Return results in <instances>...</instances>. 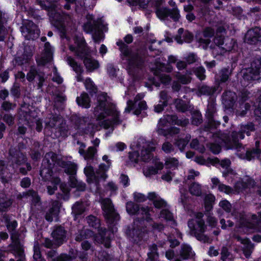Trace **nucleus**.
<instances>
[{
    "mask_svg": "<svg viewBox=\"0 0 261 261\" xmlns=\"http://www.w3.org/2000/svg\"><path fill=\"white\" fill-rule=\"evenodd\" d=\"M260 72V69L257 68L254 72H253V69H250L248 70L244 76V79L249 80H257L258 79V75Z\"/></svg>",
    "mask_w": 261,
    "mask_h": 261,
    "instance_id": "48",
    "label": "nucleus"
},
{
    "mask_svg": "<svg viewBox=\"0 0 261 261\" xmlns=\"http://www.w3.org/2000/svg\"><path fill=\"white\" fill-rule=\"evenodd\" d=\"M233 237L239 241L243 245V251L245 255L248 257L250 256L253 246L250 242L246 238L242 237L238 234H234Z\"/></svg>",
    "mask_w": 261,
    "mask_h": 261,
    "instance_id": "21",
    "label": "nucleus"
},
{
    "mask_svg": "<svg viewBox=\"0 0 261 261\" xmlns=\"http://www.w3.org/2000/svg\"><path fill=\"white\" fill-rule=\"evenodd\" d=\"M66 100V96L60 91L55 92L54 94V106L59 108L62 106Z\"/></svg>",
    "mask_w": 261,
    "mask_h": 261,
    "instance_id": "38",
    "label": "nucleus"
},
{
    "mask_svg": "<svg viewBox=\"0 0 261 261\" xmlns=\"http://www.w3.org/2000/svg\"><path fill=\"white\" fill-rule=\"evenodd\" d=\"M143 95L138 94L135 98V102L133 103L129 100L127 103V107L125 109V112H130L131 110H134L133 113L135 115H139L141 111L145 110L147 105L144 101L138 102L139 99H141L143 97Z\"/></svg>",
    "mask_w": 261,
    "mask_h": 261,
    "instance_id": "14",
    "label": "nucleus"
},
{
    "mask_svg": "<svg viewBox=\"0 0 261 261\" xmlns=\"http://www.w3.org/2000/svg\"><path fill=\"white\" fill-rule=\"evenodd\" d=\"M75 46L69 45V49L74 53V55L82 60L87 56H90L89 48L87 45L83 37L75 36L73 38Z\"/></svg>",
    "mask_w": 261,
    "mask_h": 261,
    "instance_id": "8",
    "label": "nucleus"
},
{
    "mask_svg": "<svg viewBox=\"0 0 261 261\" xmlns=\"http://www.w3.org/2000/svg\"><path fill=\"white\" fill-rule=\"evenodd\" d=\"M163 164L160 162H155L154 166H146L143 168V173L146 177H149L152 175H154L158 172L159 170L163 169Z\"/></svg>",
    "mask_w": 261,
    "mask_h": 261,
    "instance_id": "27",
    "label": "nucleus"
},
{
    "mask_svg": "<svg viewBox=\"0 0 261 261\" xmlns=\"http://www.w3.org/2000/svg\"><path fill=\"white\" fill-rule=\"evenodd\" d=\"M110 97L107 93H101L97 96V105L95 107L93 114L96 120L105 119L107 116L111 118L102 122L101 125L105 129L113 126L114 121V106L109 103Z\"/></svg>",
    "mask_w": 261,
    "mask_h": 261,
    "instance_id": "1",
    "label": "nucleus"
},
{
    "mask_svg": "<svg viewBox=\"0 0 261 261\" xmlns=\"http://www.w3.org/2000/svg\"><path fill=\"white\" fill-rule=\"evenodd\" d=\"M41 72H38L35 67L32 66L30 67L29 72L27 74V79L29 82H32L34 81L35 76L37 77H38V74H39Z\"/></svg>",
    "mask_w": 261,
    "mask_h": 261,
    "instance_id": "51",
    "label": "nucleus"
},
{
    "mask_svg": "<svg viewBox=\"0 0 261 261\" xmlns=\"http://www.w3.org/2000/svg\"><path fill=\"white\" fill-rule=\"evenodd\" d=\"M108 166H106L104 164H101L99 166L98 168L95 171L96 177H97L98 184H99V180L100 178H102L104 180L107 178L106 174V171L108 168Z\"/></svg>",
    "mask_w": 261,
    "mask_h": 261,
    "instance_id": "43",
    "label": "nucleus"
},
{
    "mask_svg": "<svg viewBox=\"0 0 261 261\" xmlns=\"http://www.w3.org/2000/svg\"><path fill=\"white\" fill-rule=\"evenodd\" d=\"M89 57L90 56H87L83 60L87 70L92 71L98 67L99 64L97 61L92 59Z\"/></svg>",
    "mask_w": 261,
    "mask_h": 261,
    "instance_id": "37",
    "label": "nucleus"
},
{
    "mask_svg": "<svg viewBox=\"0 0 261 261\" xmlns=\"http://www.w3.org/2000/svg\"><path fill=\"white\" fill-rule=\"evenodd\" d=\"M178 161L175 158H168L165 161V165L168 168H175L178 165Z\"/></svg>",
    "mask_w": 261,
    "mask_h": 261,
    "instance_id": "55",
    "label": "nucleus"
},
{
    "mask_svg": "<svg viewBox=\"0 0 261 261\" xmlns=\"http://www.w3.org/2000/svg\"><path fill=\"white\" fill-rule=\"evenodd\" d=\"M151 68L154 70V74H155L156 75H158V70L170 72L171 71L172 69V68L170 67L169 66L168 67H165L164 65L160 63H158L154 68L153 67H151Z\"/></svg>",
    "mask_w": 261,
    "mask_h": 261,
    "instance_id": "60",
    "label": "nucleus"
},
{
    "mask_svg": "<svg viewBox=\"0 0 261 261\" xmlns=\"http://www.w3.org/2000/svg\"><path fill=\"white\" fill-rule=\"evenodd\" d=\"M203 214L197 213L195 214V218L190 220L188 226L190 229L191 233L194 234L198 240L205 243H210V239L202 233L205 230V225L203 221L201 219Z\"/></svg>",
    "mask_w": 261,
    "mask_h": 261,
    "instance_id": "3",
    "label": "nucleus"
},
{
    "mask_svg": "<svg viewBox=\"0 0 261 261\" xmlns=\"http://www.w3.org/2000/svg\"><path fill=\"white\" fill-rule=\"evenodd\" d=\"M63 120L59 116H54L50 118L49 121L46 123V127L50 128H58L62 123Z\"/></svg>",
    "mask_w": 261,
    "mask_h": 261,
    "instance_id": "42",
    "label": "nucleus"
},
{
    "mask_svg": "<svg viewBox=\"0 0 261 261\" xmlns=\"http://www.w3.org/2000/svg\"><path fill=\"white\" fill-rule=\"evenodd\" d=\"M99 202L103 211V216L106 222L110 225L109 228L113 229L114 222V207L113 202L109 198H101Z\"/></svg>",
    "mask_w": 261,
    "mask_h": 261,
    "instance_id": "10",
    "label": "nucleus"
},
{
    "mask_svg": "<svg viewBox=\"0 0 261 261\" xmlns=\"http://www.w3.org/2000/svg\"><path fill=\"white\" fill-rule=\"evenodd\" d=\"M156 14L158 17L161 20H164L170 16L174 20H177L180 17L179 10L176 8H173L171 12H169L166 8L159 9L156 10Z\"/></svg>",
    "mask_w": 261,
    "mask_h": 261,
    "instance_id": "19",
    "label": "nucleus"
},
{
    "mask_svg": "<svg viewBox=\"0 0 261 261\" xmlns=\"http://www.w3.org/2000/svg\"><path fill=\"white\" fill-rule=\"evenodd\" d=\"M13 202V200L9 199L3 202H0V212H6L8 209L11 206Z\"/></svg>",
    "mask_w": 261,
    "mask_h": 261,
    "instance_id": "57",
    "label": "nucleus"
},
{
    "mask_svg": "<svg viewBox=\"0 0 261 261\" xmlns=\"http://www.w3.org/2000/svg\"><path fill=\"white\" fill-rule=\"evenodd\" d=\"M225 34V30L223 28H219L217 32V37L214 39L215 43L218 46V48H222L225 51H230L232 50L236 42L232 39L227 38L225 39V44L224 46H219L220 45H223L224 43V39L222 38V36Z\"/></svg>",
    "mask_w": 261,
    "mask_h": 261,
    "instance_id": "13",
    "label": "nucleus"
},
{
    "mask_svg": "<svg viewBox=\"0 0 261 261\" xmlns=\"http://www.w3.org/2000/svg\"><path fill=\"white\" fill-rule=\"evenodd\" d=\"M66 61L76 73L77 81L81 82L83 81L82 73L84 72V70L82 66L80 64H79L75 59L71 56L66 57Z\"/></svg>",
    "mask_w": 261,
    "mask_h": 261,
    "instance_id": "22",
    "label": "nucleus"
},
{
    "mask_svg": "<svg viewBox=\"0 0 261 261\" xmlns=\"http://www.w3.org/2000/svg\"><path fill=\"white\" fill-rule=\"evenodd\" d=\"M71 214L74 220H76L79 216L83 214L85 211V207L82 201L76 202L72 206Z\"/></svg>",
    "mask_w": 261,
    "mask_h": 261,
    "instance_id": "30",
    "label": "nucleus"
},
{
    "mask_svg": "<svg viewBox=\"0 0 261 261\" xmlns=\"http://www.w3.org/2000/svg\"><path fill=\"white\" fill-rule=\"evenodd\" d=\"M128 3L133 6H139L141 8H145L148 4L149 0H127Z\"/></svg>",
    "mask_w": 261,
    "mask_h": 261,
    "instance_id": "59",
    "label": "nucleus"
},
{
    "mask_svg": "<svg viewBox=\"0 0 261 261\" xmlns=\"http://www.w3.org/2000/svg\"><path fill=\"white\" fill-rule=\"evenodd\" d=\"M93 234V232L91 230L83 228L81 230H79L76 233L75 240L77 242H81L85 239L92 237Z\"/></svg>",
    "mask_w": 261,
    "mask_h": 261,
    "instance_id": "34",
    "label": "nucleus"
},
{
    "mask_svg": "<svg viewBox=\"0 0 261 261\" xmlns=\"http://www.w3.org/2000/svg\"><path fill=\"white\" fill-rule=\"evenodd\" d=\"M215 200V197L212 194H207L205 196L204 205L206 211H210L212 208Z\"/></svg>",
    "mask_w": 261,
    "mask_h": 261,
    "instance_id": "47",
    "label": "nucleus"
},
{
    "mask_svg": "<svg viewBox=\"0 0 261 261\" xmlns=\"http://www.w3.org/2000/svg\"><path fill=\"white\" fill-rule=\"evenodd\" d=\"M191 138L190 136L187 135L185 138H180L175 142L176 145L182 151Z\"/></svg>",
    "mask_w": 261,
    "mask_h": 261,
    "instance_id": "49",
    "label": "nucleus"
},
{
    "mask_svg": "<svg viewBox=\"0 0 261 261\" xmlns=\"http://www.w3.org/2000/svg\"><path fill=\"white\" fill-rule=\"evenodd\" d=\"M60 161H63V160L60 159L56 153L50 151L45 154L42 163L53 168L56 164L59 166Z\"/></svg>",
    "mask_w": 261,
    "mask_h": 261,
    "instance_id": "23",
    "label": "nucleus"
},
{
    "mask_svg": "<svg viewBox=\"0 0 261 261\" xmlns=\"http://www.w3.org/2000/svg\"><path fill=\"white\" fill-rule=\"evenodd\" d=\"M95 125L89 119L82 132L85 134H90L93 136L94 133Z\"/></svg>",
    "mask_w": 261,
    "mask_h": 261,
    "instance_id": "56",
    "label": "nucleus"
},
{
    "mask_svg": "<svg viewBox=\"0 0 261 261\" xmlns=\"http://www.w3.org/2000/svg\"><path fill=\"white\" fill-rule=\"evenodd\" d=\"M181 256L184 259H188L194 256V253L189 246L184 245L181 248Z\"/></svg>",
    "mask_w": 261,
    "mask_h": 261,
    "instance_id": "45",
    "label": "nucleus"
},
{
    "mask_svg": "<svg viewBox=\"0 0 261 261\" xmlns=\"http://www.w3.org/2000/svg\"><path fill=\"white\" fill-rule=\"evenodd\" d=\"M59 167L64 169V172L70 175H74L76 173L77 165L70 161H60Z\"/></svg>",
    "mask_w": 261,
    "mask_h": 261,
    "instance_id": "26",
    "label": "nucleus"
},
{
    "mask_svg": "<svg viewBox=\"0 0 261 261\" xmlns=\"http://www.w3.org/2000/svg\"><path fill=\"white\" fill-rule=\"evenodd\" d=\"M168 102V96L165 92H162L160 94V103L154 107V110L156 112H161L163 108L167 105Z\"/></svg>",
    "mask_w": 261,
    "mask_h": 261,
    "instance_id": "39",
    "label": "nucleus"
},
{
    "mask_svg": "<svg viewBox=\"0 0 261 261\" xmlns=\"http://www.w3.org/2000/svg\"><path fill=\"white\" fill-rule=\"evenodd\" d=\"M261 153V150H260L258 148H257L255 150L250 151H247L246 152V154L245 156H241V158L247 159L248 161H250L253 159L255 158H258L259 156V154Z\"/></svg>",
    "mask_w": 261,
    "mask_h": 261,
    "instance_id": "50",
    "label": "nucleus"
},
{
    "mask_svg": "<svg viewBox=\"0 0 261 261\" xmlns=\"http://www.w3.org/2000/svg\"><path fill=\"white\" fill-rule=\"evenodd\" d=\"M23 195L31 196L32 202L35 206L41 204V199L37 192L33 190H30L27 192L23 193Z\"/></svg>",
    "mask_w": 261,
    "mask_h": 261,
    "instance_id": "40",
    "label": "nucleus"
},
{
    "mask_svg": "<svg viewBox=\"0 0 261 261\" xmlns=\"http://www.w3.org/2000/svg\"><path fill=\"white\" fill-rule=\"evenodd\" d=\"M29 106L27 104H24L22 106V108L20 111V115H23L26 120L30 119L29 118L32 113V111L29 108Z\"/></svg>",
    "mask_w": 261,
    "mask_h": 261,
    "instance_id": "58",
    "label": "nucleus"
},
{
    "mask_svg": "<svg viewBox=\"0 0 261 261\" xmlns=\"http://www.w3.org/2000/svg\"><path fill=\"white\" fill-rule=\"evenodd\" d=\"M87 220L90 227L98 229V234L100 237L99 241L103 243L106 247L109 248L111 246L109 234L111 231L113 233V229L110 228L111 230H107L105 228H100V220L93 215H90L87 217Z\"/></svg>",
    "mask_w": 261,
    "mask_h": 261,
    "instance_id": "6",
    "label": "nucleus"
},
{
    "mask_svg": "<svg viewBox=\"0 0 261 261\" xmlns=\"http://www.w3.org/2000/svg\"><path fill=\"white\" fill-rule=\"evenodd\" d=\"M147 230L145 228H141L140 229H134L132 230H129L128 234L133 239L134 241L138 242L143 239L147 233Z\"/></svg>",
    "mask_w": 261,
    "mask_h": 261,
    "instance_id": "32",
    "label": "nucleus"
},
{
    "mask_svg": "<svg viewBox=\"0 0 261 261\" xmlns=\"http://www.w3.org/2000/svg\"><path fill=\"white\" fill-rule=\"evenodd\" d=\"M67 231L65 228L59 225L55 227L51 233V236L57 247H59L67 241Z\"/></svg>",
    "mask_w": 261,
    "mask_h": 261,
    "instance_id": "15",
    "label": "nucleus"
},
{
    "mask_svg": "<svg viewBox=\"0 0 261 261\" xmlns=\"http://www.w3.org/2000/svg\"><path fill=\"white\" fill-rule=\"evenodd\" d=\"M8 247L10 248V251L19 257L16 261L24 260V250L23 245L20 243H11Z\"/></svg>",
    "mask_w": 261,
    "mask_h": 261,
    "instance_id": "24",
    "label": "nucleus"
},
{
    "mask_svg": "<svg viewBox=\"0 0 261 261\" xmlns=\"http://www.w3.org/2000/svg\"><path fill=\"white\" fill-rule=\"evenodd\" d=\"M41 53L49 55L51 56H53V47L48 42H46L44 43L43 49Z\"/></svg>",
    "mask_w": 261,
    "mask_h": 261,
    "instance_id": "63",
    "label": "nucleus"
},
{
    "mask_svg": "<svg viewBox=\"0 0 261 261\" xmlns=\"http://www.w3.org/2000/svg\"><path fill=\"white\" fill-rule=\"evenodd\" d=\"M57 8V5H52L51 8L48 11V15L50 20L54 21V25L59 31L61 37L64 38L66 37V31L65 26L62 22L63 18L68 17L70 19V15L63 12H58Z\"/></svg>",
    "mask_w": 261,
    "mask_h": 261,
    "instance_id": "4",
    "label": "nucleus"
},
{
    "mask_svg": "<svg viewBox=\"0 0 261 261\" xmlns=\"http://www.w3.org/2000/svg\"><path fill=\"white\" fill-rule=\"evenodd\" d=\"M246 39L249 41L250 39L251 42L256 41H261V29L258 28H254L249 30L246 35Z\"/></svg>",
    "mask_w": 261,
    "mask_h": 261,
    "instance_id": "31",
    "label": "nucleus"
},
{
    "mask_svg": "<svg viewBox=\"0 0 261 261\" xmlns=\"http://www.w3.org/2000/svg\"><path fill=\"white\" fill-rule=\"evenodd\" d=\"M190 192L193 195L200 196L201 194L200 186L197 183L193 184L190 187Z\"/></svg>",
    "mask_w": 261,
    "mask_h": 261,
    "instance_id": "54",
    "label": "nucleus"
},
{
    "mask_svg": "<svg viewBox=\"0 0 261 261\" xmlns=\"http://www.w3.org/2000/svg\"><path fill=\"white\" fill-rule=\"evenodd\" d=\"M150 251L148 253V258L147 261H156L158 254L156 252V246L152 245L150 247Z\"/></svg>",
    "mask_w": 261,
    "mask_h": 261,
    "instance_id": "52",
    "label": "nucleus"
},
{
    "mask_svg": "<svg viewBox=\"0 0 261 261\" xmlns=\"http://www.w3.org/2000/svg\"><path fill=\"white\" fill-rule=\"evenodd\" d=\"M252 220L253 223L256 224L257 226H254V224H251L250 222H248L246 224L243 225L239 227L237 229V232L242 233V232H244L245 233H249L252 231V229L261 231V219L259 220L255 215H253Z\"/></svg>",
    "mask_w": 261,
    "mask_h": 261,
    "instance_id": "17",
    "label": "nucleus"
},
{
    "mask_svg": "<svg viewBox=\"0 0 261 261\" xmlns=\"http://www.w3.org/2000/svg\"><path fill=\"white\" fill-rule=\"evenodd\" d=\"M8 160L13 166L23 165L27 162V156L21 152L19 148L11 147L9 150Z\"/></svg>",
    "mask_w": 261,
    "mask_h": 261,
    "instance_id": "12",
    "label": "nucleus"
},
{
    "mask_svg": "<svg viewBox=\"0 0 261 261\" xmlns=\"http://www.w3.org/2000/svg\"><path fill=\"white\" fill-rule=\"evenodd\" d=\"M254 129V126L252 123L248 124L247 125H243L241 127V130L239 132V136H237L236 133H233L232 136V140H228L227 142H225L226 148L227 149H241L243 148L241 147V145L238 143L239 139H243L244 138L243 133H246L247 135H249V132L253 131Z\"/></svg>",
    "mask_w": 261,
    "mask_h": 261,
    "instance_id": "9",
    "label": "nucleus"
},
{
    "mask_svg": "<svg viewBox=\"0 0 261 261\" xmlns=\"http://www.w3.org/2000/svg\"><path fill=\"white\" fill-rule=\"evenodd\" d=\"M84 173L87 177V181L88 184L95 183L98 185L97 177H96L95 172L91 165L86 166L84 169Z\"/></svg>",
    "mask_w": 261,
    "mask_h": 261,
    "instance_id": "29",
    "label": "nucleus"
},
{
    "mask_svg": "<svg viewBox=\"0 0 261 261\" xmlns=\"http://www.w3.org/2000/svg\"><path fill=\"white\" fill-rule=\"evenodd\" d=\"M97 152L96 148L94 146L89 147L87 150H84V154H80L82 155L85 160H93L95 154Z\"/></svg>",
    "mask_w": 261,
    "mask_h": 261,
    "instance_id": "44",
    "label": "nucleus"
},
{
    "mask_svg": "<svg viewBox=\"0 0 261 261\" xmlns=\"http://www.w3.org/2000/svg\"><path fill=\"white\" fill-rule=\"evenodd\" d=\"M245 182L244 184L238 182L236 185L235 188L238 192L242 191L243 189L248 187V182L251 181L248 177H246Z\"/></svg>",
    "mask_w": 261,
    "mask_h": 261,
    "instance_id": "62",
    "label": "nucleus"
},
{
    "mask_svg": "<svg viewBox=\"0 0 261 261\" xmlns=\"http://www.w3.org/2000/svg\"><path fill=\"white\" fill-rule=\"evenodd\" d=\"M88 121H89L88 117H78L75 119V124L77 129L82 131Z\"/></svg>",
    "mask_w": 261,
    "mask_h": 261,
    "instance_id": "46",
    "label": "nucleus"
},
{
    "mask_svg": "<svg viewBox=\"0 0 261 261\" xmlns=\"http://www.w3.org/2000/svg\"><path fill=\"white\" fill-rule=\"evenodd\" d=\"M52 168L42 163L40 170V175L44 181H48L51 179L53 173Z\"/></svg>",
    "mask_w": 261,
    "mask_h": 261,
    "instance_id": "33",
    "label": "nucleus"
},
{
    "mask_svg": "<svg viewBox=\"0 0 261 261\" xmlns=\"http://www.w3.org/2000/svg\"><path fill=\"white\" fill-rule=\"evenodd\" d=\"M126 208L127 213L130 215H134L138 213L143 215H145L146 219L148 218L149 212V209L148 207L139 208L138 205H135L133 202H128L126 203Z\"/></svg>",
    "mask_w": 261,
    "mask_h": 261,
    "instance_id": "20",
    "label": "nucleus"
},
{
    "mask_svg": "<svg viewBox=\"0 0 261 261\" xmlns=\"http://www.w3.org/2000/svg\"><path fill=\"white\" fill-rule=\"evenodd\" d=\"M193 36L192 34L188 32H184V30L180 29L178 30V35L175 38L178 43L181 44L184 41L186 42H190L192 40Z\"/></svg>",
    "mask_w": 261,
    "mask_h": 261,
    "instance_id": "35",
    "label": "nucleus"
},
{
    "mask_svg": "<svg viewBox=\"0 0 261 261\" xmlns=\"http://www.w3.org/2000/svg\"><path fill=\"white\" fill-rule=\"evenodd\" d=\"M62 203L58 200H54L51 202L50 207L46 212L45 218L48 222H52L54 219L58 220L59 214Z\"/></svg>",
    "mask_w": 261,
    "mask_h": 261,
    "instance_id": "16",
    "label": "nucleus"
},
{
    "mask_svg": "<svg viewBox=\"0 0 261 261\" xmlns=\"http://www.w3.org/2000/svg\"><path fill=\"white\" fill-rule=\"evenodd\" d=\"M173 124H179V122L175 116L168 115L161 118L158 125L157 131L158 134L165 136L177 134L179 130L177 128H171L170 130L166 129V127Z\"/></svg>",
    "mask_w": 261,
    "mask_h": 261,
    "instance_id": "5",
    "label": "nucleus"
},
{
    "mask_svg": "<svg viewBox=\"0 0 261 261\" xmlns=\"http://www.w3.org/2000/svg\"><path fill=\"white\" fill-rule=\"evenodd\" d=\"M78 253L76 250L71 248L68 253H61L59 256L53 258V261H72L77 256Z\"/></svg>",
    "mask_w": 261,
    "mask_h": 261,
    "instance_id": "28",
    "label": "nucleus"
},
{
    "mask_svg": "<svg viewBox=\"0 0 261 261\" xmlns=\"http://www.w3.org/2000/svg\"><path fill=\"white\" fill-rule=\"evenodd\" d=\"M85 84L87 90L89 91L91 95L93 93H96L97 92L96 87L90 79H86Z\"/></svg>",
    "mask_w": 261,
    "mask_h": 261,
    "instance_id": "53",
    "label": "nucleus"
},
{
    "mask_svg": "<svg viewBox=\"0 0 261 261\" xmlns=\"http://www.w3.org/2000/svg\"><path fill=\"white\" fill-rule=\"evenodd\" d=\"M33 49L31 46L25 45L24 47V51L22 55L26 58V60L30 61L33 56Z\"/></svg>",
    "mask_w": 261,
    "mask_h": 261,
    "instance_id": "61",
    "label": "nucleus"
},
{
    "mask_svg": "<svg viewBox=\"0 0 261 261\" xmlns=\"http://www.w3.org/2000/svg\"><path fill=\"white\" fill-rule=\"evenodd\" d=\"M213 163L216 165H219L224 171L223 172V175L226 177H232L236 175L235 172L229 168L230 164V161L228 159H224L220 161L217 158L212 160Z\"/></svg>",
    "mask_w": 261,
    "mask_h": 261,
    "instance_id": "18",
    "label": "nucleus"
},
{
    "mask_svg": "<svg viewBox=\"0 0 261 261\" xmlns=\"http://www.w3.org/2000/svg\"><path fill=\"white\" fill-rule=\"evenodd\" d=\"M53 56L41 53V55L36 58V62L38 66H44L51 61Z\"/></svg>",
    "mask_w": 261,
    "mask_h": 261,
    "instance_id": "41",
    "label": "nucleus"
},
{
    "mask_svg": "<svg viewBox=\"0 0 261 261\" xmlns=\"http://www.w3.org/2000/svg\"><path fill=\"white\" fill-rule=\"evenodd\" d=\"M160 217L166 220H171L173 218L172 214L167 209H163L161 212Z\"/></svg>",
    "mask_w": 261,
    "mask_h": 261,
    "instance_id": "64",
    "label": "nucleus"
},
{
    "mask_svg": "<svg viewBox=\"0 0 261 261\" xmlns=\"http://www.w3.org/2000/svg\"><path fill=\"white\" fill-rule=\"evenodd\" d=\"M131 147L134 150L132 153H130L129 155V159L132 162H137L139 158L144 161H147L151 158V152L154 150L155 145L153 143H143L140 156L139 155L138 150H136V148L134 145H132Z\"/></svg>",
    "mask_w": 261,
    "mask_h": 261,
    "instance_id": "7",
    "label": "nucleus"
},
{
    "mask_svg": "<svg viewBox=\"0 0 261 261\" xmlns=\"http://www.w3.org/2000/svg\"><path fill=\"white\" fill-rule=\"evenodd\" d=\"M77 104L85 108H89L90 107V98L86 93H83L80 96L76 98Z\"/></svg>",
    "mask_w": 261,
    "mask_h": 261,
    "instance_id": "36",
    "label": "nucleus"
},
{
    "mask_svg": "<svg viewBox=\"0 0 261 261\" xmlns=\"http://www.w3.org/2000/svg\"><path fill=\"white\" fill-rule=\"evenodd\" d=\"M86 18V21L83 25L84 31L92 34L95 42H99L104 38L103 33L107 31L106 27L101 19L95 20L92 15L88 14Z\"/></svg>",
    "mask_w": 261,
    "mask_h": 261,
    "instance_id": "2",
    "label": "nucleus"
},
{
    "mask_svg": "<svg viewBox=\"0 0 261 261\" xmlns=\"http://www.w3.org/2000/svg\"><path fill=\"white\" fill-rule=\"evenodd\" d=\"M20 29L22 35L27 40H34L39 36V29L37 25L31 20H23Z\"/></svg>",
    "mask_w": 261,
    "mask_h": 261,
    "instance_id": "11",
    "label": "nucleus"
},
{
    "mask_svg": "<svg viewBox=\"0 0 261 261\" xmlns=\"http://www.w3.org/2000/svg\"><path fill=\"white\" fill-rule=\"evenodd\" d=\"M214 34V31L211 28H206L202 34L197 36L199 42L201 45L203 44V48L205 49L210 43V38Z\"/></svg>",
    "mask_w": 261,
    "mask_h": 261,
    "instance_id": "25",
    "label": "nucleus"
}]
</instances>
